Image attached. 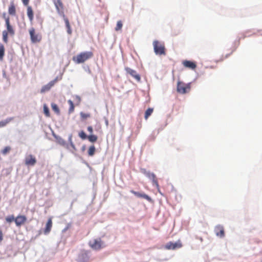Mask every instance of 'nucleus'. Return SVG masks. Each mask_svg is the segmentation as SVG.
I'll return each mask as SVG.
<instances>
[{"label": "nucleus", "instance_id": "nucleus-35", "mask_svg": "<svg viewBox=\"0 0 262 262\" xmlns=\"http://www.w3.org/2000/svg\"><path fill=\"white\" fill-rule=\"evenodd\" d=\"M79 136L82 139H85L88 138V136L86 135L85 133L83 131H81L79 133Z\"/></svg>", "mask_w": 262, "mask_h": 262}, {"label": "nucleus", "instance_id": "nucleus-22", "mask_svg": "<svg viewBox=\"0 0 262 262\" xmlns=\"http://www.w3.org/2000/svg\"><path fill=\"white\" fill-rule=\"evenodd\" d=\"M13 120V118H8L5 120L0 121V127L5 126L7 124Z\"/></svg>", "mask_w": 262, "mask_h": 262}, {"label": "nucleus", "instance_id": "nucleus-36", "mask_svg": "<svg viewBox=\"0 0 262 262\" xmlns=\"http://www.w3.org/2000/svg\"><path fill=\"white\" fill-rule=\"evenodd\" d=\"M3 239V233L1 229H0V242Z\"/></svg>", "mask_w": 262, "mask_h": 262}, {"label": "nucleus", "instance_id": "nucleus-14", "mask_svg": "<svg viewBox=\"0 0 262 262\" xmlns=\"http://www.w3.org/2000/svg\"><path fill=\"white\" fill-rule=\"evenodd\" d=\"M54 4L55 5V6L56 7V9L57 11V12L60 13H63V5L61 0H55L54 1Z\"/></svg>", "mask_w": 262, "mask_h": 262}, {"label": "nucleus", "instance_id": "nucleus-9", "mask_svg": "<svg viewBox=\"0 0 262 262\" xmlns=\"http://www.w3.org/2000/svg\"><path fill=\"white\" fill-rule=\"evenodd\" d=\"M144 174L147 177L152 181V184L156 186V187L158 189L159 188V185L156 175L154 173H151L150 172H144Z\"/></svg>", "mask_w": 262, "mask_h": 262}, {"label": "nucleus", "instance_id": "nucleus-23", "mask_svg": "<svg viewBox=\"0 0 262 262\" xmlns=\"http://www.w3.org/2000/svg\"><path fill=\"white\" fill-rule=\"evenodd\" d=\"M5 55V47L4 46L0 43V60H3Z\"/></svg>", "mask_w": 262, "mask_h": 262}, {"label": "nucleus", "instance_id": "nucleus-6", "mask_svg": "<svg viewBox=\"0 0 262 262\" xmlns=\"http://www.w3.org/2000/svg\"><path fill=\"white\" fill-rule=\"evenodd\" d=\"M89 245L92 249L96 250H100L102 247V241L100 238L90 241Z\"/></svg>", "mask_w": 262, "mask_h": 262}, {"label": "nucleus", "instance_id": "nucleus-11", "mask_svg": "<svg viewBox=\"0 0 262 262\" xmlns=\"http://www.w3.org/2000/svg\"><path fill=\"white\" fill-rule=\"evenodd\" d=\"M27 221V217L25 215H19L15 219V223L17 227H20Z\"/></svg>", "mask_w": 262, "mask_h": 262}, {"label": "nucleus", "instance_id": "nucleus-28", "mask_svg": "<svg viewBox=\"0 0 262 262\" xmlns=\"http://www.w3.org/2000/svg\"><path fill=\"white\" fill-rule=\"evenodd\" d=\"M2 35H3V40L4 42L5 43H7L8 42V32L6 31V30L3 31V33H2Z\"/></svg>", "mask_w": 262, "mask_h": 262}, {"label": "nucleus", "instance_id": "nucleus-8", "mask_svg": "<svg viewBox=\"0 0 262 262\" xmlns=\"http://www.w3.org/2000/svg\"><path fill=\"white\" fill-rule=\"evenodd\" d=\"M36 163L35 157L32 155H29L26 157L25 163L27 166H34Z\"/></svg>", "mask_w": 262, "mask_h": 262}, {"label": "nucleus", "instance_id": "nucleus-32", "mask_svg": "<svg viewBox=\"0 0 262 262\" xmlns=\"http://www.w3.org/2000/svg\"><path fill=\"white\" fill-rule=\"evenodd\" d=\"M15 218H14V216L12 215L6 217V221H7V222L10 223L13 221L15 222Z\"/></svg>", "mask_w": 262, "mask_h": 262}, {"label": "nucleus", "instance_id": "nucleus-3", "mask_svg": "<svg viewBox=\"0 0 262 262\" xmlns=\"http://www.w3.org/2000/svg\"><path fill=\"white\" fill-rule=\"evenodd\" d=\"M31 41L33 43H38L42 39V36L40 34L36 33L34 28H31L29 30Z\"/></svg>", "mask_w": 262, "mask_h": 262}, {"label": "nucleus", "instance_id": "nucleus-30", "mask_svg": "<svg viewBox=\"0 0 262 262\" xmlns=\"http://www.w3.org/2000/svg\"><path fill=\"white\" fill-rule=\"evenodd\" d=\"M122 23L121 20H119L117 23L116 27L115 28V30L116 31H119L122 29Z\"/></svg>", "mask_w": 262, "mask_h": 262}, {"label": "nucleus", "instance_id": "nucleus-27", "mask_svg": "<svg viewBox=\"0 0 262 262\" xmlns=\"http://www.w3.org/2000/svg\"><path fill=\"white\" fill-rule=\"evenodd\" d=\"M95 147L94 145L91 146L88 150V154L90 156H93L95 152Z\"/></svg>", "mask_w": 262, "mask_h": 262}, {"label": "nucleus", "instance_id": "nucleus-12", "mask_svg": "<svg viewBox=\"0 0 262 262\" xmlns=\"http://www.w3.org/2000/svg\"><path fill=\"white\" fill-rule=\"evenodd\" d=\"M214 231L217 236L223 237L225 236L224 229L222 226H216L214 229Z\"/></svg>", "mask_w": 262, "mask_h": 262}, {"label": "nucleus", "instance_id": "nucleus-33", "mask_svg": "<svg viewBox=\"0 0 262 262\" xmlns=\"http://www.w3.org/2000/svg\"><path fill=\"white\" fill-rule=\"evenodd\" d=\"M10 150L11 147L10 146H6L3 149L2 152L3 155H6L7 153H8L10 151Z\"/></svg>", "mask_w": 262, "mask_h": 262}, {"label": "nucleus", "instance_id": "nucleus-31", "mask_svg": "<svg viewBox=\"0 0 262 262\" xmlns=\"http://www.w3.org/2000/svg\"><path fill=\"white\" fill-rule=\"evenodd\" d=\"M43 112L47 117H50V112L48 106L46 105H43Z\"/></svg>", "mask_w": 262, "mask_h": 262}, {"label": "nucleus", "instance_id": "nucleus-39", "mask_svg": "<svg viewBox=\"0 0 262 262\" xmlns=\"http://www.w3.org/2000/svg\"><path fill=\"white\" fill-rule=\"evenodd\" d=\"M179 33V32L178 33H174V35H177Z\"/></svg>", "mask_w": 262, "mask_h": 262}, {"label": "nucleus", "instance_id": "nucleus-21", "mask_svg": "<svg viewBox=\"0 0 262 262\" xmlns=\"http://www.w3.org/2000/svg\"><path fill=\"white\" fill-rule=\"evenodd\" d=\"M27 15L29 17L30 21L32 22L34 18V13L33 10L31 7L30 6H28L27 7Z\"/></svg>", "mask_w": 262, "mask_h": 262}, {"label": "nucleus", "instance_id": "nucleus-19", "mask_svg": "<svg viewBox=\"0 0 262 262\" xmlns=\"http://www.w3.org/2000/svg\"><path fill=\"white\" fill-rule=\"evenodd\" d=\"M63 20L65 22L66 27L67 29V32L69 35H71L72 33V29H71V28L70 26V24L69 19H68V18L67 17H66V16L64 14H63Z\"/></svg>", "mask_w": 262, "mask_h": 262}, {"label": "nucleus", "instance_id": "nucleus-4", "mask_svg": "<svg viewBox=\"0 0 262 262\" xmlns=\"http://www.w3.org/2000/svg\"><path fill=\"white\" fill-rule=\"evenodd\" d=\"M190 89V84H185V83L179 81L177 83V91L181 94H185L188 93Z\"/></svg>", "mask_w": 262, "mask_h": 262}, {"label": "nucleus", "instance_id": "nucleus-13", "mask_svg": "<svg viewBox=\"0 0 262 262\" xmlns=\"http://www.w3.org/2000/svg\"><path fill=\"white\" fill-rule=\"evenodd\" d=\"M57 80L54 79L51 81H50L49 83L43 86L40 90V92L43 93L47 91H48L50 90V89L55 84V83L56 82Z\"/></svg>", "mask_w": 262, "mask_h": 262}, {"label": "nucleus", "instance_id": "nucleus-29", "mask_svg": "<svg viewBox=\"0 0 262 262\" xmlns=\"http://www.w3.org/2000/svg\"><path fill=\"white\" fill-rule=\"evenodd\" d=\"M68 103L70 105V108H69V113L70 114H71L72 112H73V111L74 110V103H73V101L71 100H69L68 101Z\"/></svg>", "mask_w": 262, "mask_h": 262}, {"label": "nucleus", "instance_id": "nucleus-1", "mask_svg": "<svg viewBox=\"0 0 262 262\" xmlns=\"http://www.w3.org/2000/svg\"><path fill=\"white\" fill-rule=\"evenodd\" d=\"M93 53L92 52H81L76 56L73 57V60L76 63H83L89 59L92 58Z\"/></svg>", "mask_w": 262, "mask_h": 262}, {"label": "nucleus", "instance_id": "nucleus-34", "mask_svg": "<svg viewBox=\"0 0 262 262\" xmlns=\"http://www.w3.org/2000/svg\"><path fill=\"white\" fill-rule=\"evenodd\" d=\"M80 116L82 119H85L88 118L90 117L91 115L90 114H86L83 112L80 113Z\"/></svg>", "mask_w": 262, "mask_h": 262}, {"label": "nucleus", "instance_id": "nucleus-25", "mask_svg": "<svg viewBox=\"0 0 262 262\" xmlns=\"http://www.w3.org/2000/svg\"><path fill=\"white\" fill-rule=\"evenodd\" d=\"M51 107L53 111L56 113L57 114H60V110L57 106V105L55 103H52L51 104Z\"/></svg>", "mask_w": 262, "mask_h": 262}, {"label": "nucleus", "instance_id": "nucleus-38", "mask_svg": "<svg viewBox=\"0 0 262 262\" xmlns=\"http://www.w3.org/2000/svg\"><path fill=\"white\" fill-rule=\"evenodd\" d=\"M88 130L89 132L90 133L92 134L93 132V127L91 126H88Z\"/></svg>", "mask_w": 262, "mask_h": 262}, {"label": "nucleus", "instance_id": "nucleus-15", "mask_svg": "<svg viewBox=\"0 0 262 262\" xmlns=\"http://www.w3.org/2000/svg\"><path fill=\"white\" fill-rule=\"evenodd\" d=\"M130 192L138 198L145 199L149 202L151 201V198L145 193H141L139 192L135 191L133 190H130Z\"/></svg>", "mask_w": 262, "mask_h": 262}, {"label": "nucleus", "instance_id": "nucleus-20", "mask_svg": "<svg viewBox=\"0 0 262 262\" xmlns=\"http://www.w3.org/2000/svg\"><path fill=\"white\" fill-rule=\"evenodd\" d=\"M8 13L10 15L13 16L15 15L16 14V8L13 2L11 3L9 7Z\"/></svg>", "mask_w": 262, "mask_h": 262}, {"label": "nucleus", "instance_id": "nucleus-24", "mask_svg": "<svg viewBox=\"0 0 262 262\" xmlns=\"http://www.w3.org/2000/svg\"><path fill=\"white\" fill-rule=\"evenodd\" d=\"M153 112V108H148L145 113L144 118L145 120H147L148 117L151 115Z\"/></svg>", "mask_w": 262, "mask_h": 262}, {"label": "nucleus", "instance_id": "nucleus-2", "mask_svg": "<svg viewBox=\"0 0 262 262\" xmlns=\"http://www.w3.org/2000/svg\"><path fill=\"white\" fill-rule=\"evenodd\" d=\"M154 52L156 54L165 55L166 54L165 48L164 43L158 40H155L153 42Z\"/></svg>", "mask_w": 262, "mask_h": 262}, {"label": "nucleus", "instance_id": "nucleus-37", "mask_svg": "<svg viewBox=\"0 0 262 262\" xmlns=\"http://www.w3.org/2000/svg\"><path fill=\"white\" fill-rule=\"evenodd\" d=\"M22 2L25 6H28L29 3V0H22Z\"/></svg>", "mask_w": 262, "mask_h": 262}, {"label": "nucleus", "instance_id": "nucleus-10", "mask_svg": "<svg viewBox=\"0 0 262 262\" xmlns=\"http://www.w3.org/2000/svg\"><path fill=\"white\" fill-rule=\"evenodd\" d=\"M125 70L127 74L134 77L137 81L139 82L141 80L140 75L136 71L128 67L125 68Z\"/></svg>", "mask_w": 262, "mask_h": 262}, {"label": "nucleus", "instance_id": "nucleus-7", "mask_svg": "<svg viewBox=\"0 0 262 262\" xmlns=\"http://www.w3.org/2000/svg\"><path fill=\"white\" fill-rule=\"evenodd\" d=\"M3 16L5 19L6 25L7 30L6 31H7L8 33L10 35L13 36L14 35L15 32L12 26L10 25L9 18L6 16V13H4L3 14Z\"/></svg>", "mask_w": 262, "mask_h": 262}, {"label": "nucleus", "instance_id": "nucleus-5", "mask_svg": "<svg viewBox=\"0 0 262 262\" xmlns=\"http://www.w3.org/2000/svg\"><path fill=\"white\" fill-rule=\"evenodd\" d=\"M182 247V244L180 241H178L176 243L170 242L167 243L165 248L167 250H175L176 249L180 248Z\"/></svg>", "mask_w": 262, "mask_h": 262}, {"label": "nucleus", "instance_id": "nucleus-26", "mask_svg": "<svg viewBox=\"0 0 262 262\" xmlns=\"http://www.w3.org/2000/svg\"><path fill=\"white\" fill-rule=\"evenodd\" d=\"M87 138L89 141L93 143L95 142L97 140L98 137L95 135H90L88 136Z\"/></svg>", "mask_w": 262, "mask_h": 262}, {"label": "nucleus", "instance_id": "nucleus-16", "mask_svg": "<svg viewBox=\"0 0 262 262\" xmlns=\"http://www.w3.org/2000/svg\"><path fill=\"white\" fill-rule=\"evenodd\" d=\"M183 64L185 67L191 70H194L196 67V64L194 62L189 60H184Z\"/></svg>", "mask_w": 262, "mask_h": 262}, {"label": "nucleus", "instance_id": "nucleus-17", "mask_svg": "<svg viewBox=\"0 0 262 262\" xmlns=\"http://www.w3.org/2000/svg\"><path fill=\"white\" fill-rule=\"evenodd\" d=\"M88 260V253L86 251H82L78 255V262H86Z\"/></svg>", "mask_w": 262, "mask_h": 262}, {"label": "nucleus", "instance_id": "nucleus-18", "mask_svg": "<svg viewBox=\"0 0 262 262\" xmlns=\"http://www.w3.org/2000/svg\"><path fill=\"white\" fill-rule=\"evenodd\" d=\"M52 227V221L51 218H49L47 221V223L46 225V228L44 229V233L45 234H48L50 233L51 230V228Z\"/></svg>", "mask_w": 262, "mask_h": 262}]
</instances>
